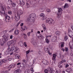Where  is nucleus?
<instances>
[{"mask_svg": "<svg viewBox=\"0 0 73 73\" xmlns=\"http://www.w3.org/2000/svg\"><path fill=\"white\" fill-rule=\"evenodd\" d=\"M44 29V31H46V27H44L43 28Z\"/></svg>", "mask_w": 73, "mask_h": 73, "instance_id": "nucleus-55", "label": "nucleus"}, {"mask_svg": "<svg viewBox=\"0 0 73 73\" xmlns=\"http://www.w3.org/2000/svg\"><path fill=\"white\" fill-rule=\"evenodd\" d=\"M11 5L12 6V7H15L16 6V4L15 3H12Z\"/></svg>", "mask_w": 73, "mask_h": 73, "instance_id": "nucleus-25", "label": "nucleus"}, {"mask_svg": "<svg viewBox=\"0 0 73 73\" xmlns=\"http://www.w3.org/2000/svg\"><path fill=\"white\" fill-rule=\"evenodd\" d=\"M2 37H4L2 39V40H0V44H1V45L2 46H3L4 45V43H6L7 41H8V37L6 36H5V35H4L3 36H2Z\"/></svg>", "mask_w": 73, "mask_h": 73, "instance_id": "nucleus-2", "label": "nucleus"}, {"mask_svg": "<svg viewBox=\"0 0 73 73\" xmlns=\"http://www.w3.org/2000/svg\"><path fill=\"white\" fill-rule=\"evenodd\" d=\"M62 63H63V61H62L61 62H60L58 63V64L59 65L58 66L59 68H62V65L61 66L60 65H61V64H62Z\"/></svg>", "mask_w": 73, "mask_h": 73, "instance_id": "nucleus-13", "label": "nucleus"}, {"mask_svg": "<svg viewBox=\"0 0 73 73\" xmlns=\"http://www.w3.org/2000/svg\"><path fill=\"white\" fill-rule=\"evenodd\" d=\"M56 34L57 36H60L61 35V32L57 31L56 32Z\"/></svg>", "mask_w": 73, "mask_h": 73, "instance_id": "nucleus-23", "label": "nucleus"}, {"mask_svg": "<svg viewBox=\"0 0 73 73\" xmlns=\"http://www.w3.org/2000/svg\"><path fill=\"white\" fill-rule=\"evenodd\" d=\"M67 39H68V36H64V40L65 41H66L67 40Z\"/></svg>", "mask_w": 73, "mask_h": 73, "instance_id": "nucleus-31", "label": "nucleus"}, {"mask_svg": "<svg viewBox=\"0 0 73 73\" xmlns=\"http://www.w3.org/2000/svg\"><path fill=\"white\" fill-rule=\"evenodd\" d=\"M33 44L34 45V46H35V45H37V43H36V42H34Z\"/></svg>", "mask_w": 73, "mask_h": 73, "instance_id": "nucleus-44", "label": "nucleus"}, {"mask_svg": "<svg viewBox=\"0 0 73 73\" xmlns=\"http://www.w3.org/2000/svg\"><path fill=\"white\" fill-rule=\"evenodd\" d=\"M8 13L9 15H11V14L12 13V11H9Z\"/></svg>", "mask_w": 73, "mask_h": 73, "instance_id": "nucleus-34", "label": "nucleus"}, {"mask_svg": "<svg viewBox=\"0 0 73 73\" xmlns=\"http://www.w3.org/2000/svg\"><path fill=\"white\" fill-rule=\"evenodd\" d=\"M23 25H24V23H21L20 25L21 27H23Z\"/></svg>", "mask_w": 73, "mask_h": 73, "instance_id": "nucleus-50", "label": "nucleus"}, {"mask_svg": "<svg viewBox=\"0 0 73 73\" xmlns=\"http://www.w3.org/2000/svg\"><path fill=\"white\" fill-rule=\"evenodd\" d=\"M45 51L46 53H48V54H49V55H50L52 53L50 52L49 50H48V48H46L45 49Z\"/></svg>", "mask_w": 73, "mask_h": 73, "instance_id": "nucleus-17", "label": "nucleus"}, {"mask_svg": "<svg viewBox=\"0 0 73 73\" xmlns=\"http://www.w3.org/2000/svg\"><path fill=\"white\" fill-rule=\"evenodd\" d=\"M56 55L55 54H53V56L52 58V60H54L55 62L56 61Z\"/></svg>", "mask_w": 73, "mask_h": 73, "instance_id": "nucleus-15", "label": "nucleus"}, {"mask_svg": "<svg viewBox=\"0 0 73 73\" xmlns=\"http://www.w3.org/2000/svg\"><path fill=\"white\" fill-rule=\"evenodd\" d=\"M68 66H69V65H68V64H66L65 66L66 68H67L68 67Z\"/></svg>", "mask_w": 73, "mask_h": 73, "instance_id": "nucleus-53", "label": "nucleus"}, {"mask_svg": "<svg viewBox=\"0 0 73 73\" xmlns=\"http://www.w3.org/2000/svg\"><path fill=\"white\" fill-rule=\"evenodd\" d=\"M70 43L69 44V46H70V48H72V45H71L70 44Z\"/></svg>", "mask_w": 73, "mask_h": 73, "instance_id": "nucleus-57", "label": "nucleus"}, {"mask_svg": "<svg viewBox=\"0 0 73 73\" xmlns=\"http://www.w3.org/2000/svg\"><path fill=\"white\" fill-rule=\"evenodd\" d=\"M10 46V45L8 46V49L7 50L6 52V53L7 54H9L10 53H12V52H13V50L15 51V54H16V53H18L17 52H16V51L17 50L16 49V47L15 46H13L11 47V48L9 47Z\"/></svg>", "mask_w": 73, "mask_h": 73, "instance_id": "nucleus-1", "label": "nucleus"}, {"mask_svg": "<svg viewBox=\"0 0 73 73\" xmlns=\"http://www.w3.org/2000/svg\"><path fill=\"white\" fill-rule=\"evenodd\" d=\"M71 51H72V52H73V48H70Z\"/></svg>", "mask_w": 73, "mask_h": 73, "instance_id": "nucleus-59", "label": "nucleus"}, {"mask_svg": "<svg viewBox=\"0 0 73 73\" xmlns=\"http://www.w3.org/2000/svg\"><path fill=\"white\" fill-rule=\"evenodd\" d=\"M5 20L6 22H9L10 21V19H11L9 16L7 15V14H6L5 15Z\"/></svg>", "mask_w": 73, "mask_h": 73, "instance_id": "nucleus-6", "label": "nucleus"}, {"mask_svg": "<svg viewBox=\"0 0 73 73\" xmlns=\"http://www.w3.org/2000/svg\"><path fill=\"white\" fill-rule=\"evenodd\" d=\"M7 3H10L11 4L12 3V1L11 0H9L7 2Z\"/></svg>", "mask_w": 73, "mask_h": 73, "instance_id": "nucleus-38", "label": "nucleus"}, {"mask_svg": "<svg viewBox=\"0 0 73 73\" xmlns=\"http://www.w3.org/2000/svg\"><path fill=\"white\" fill-rule=\"evenodd\" d=\"M24 45L25 46V47H27V43L26 42H25L24 43Z\"/></svg>", "mask_w": 73, "mask_h": 73, "instance_id": "nucleus-33", "label": "nucleus"}, {"mask_svg": "<svg viewBox=\"0 0 73 73\" xmlns=\"http://www.w3.org/2000/svg\"><path fill=\"white\" fill-rule=\"evenodd\" d=\"M64 42H63L62 43V44H61V47H62V48H63V47H64Z\"/></svg>", "mask_w": 73, "mask_h": 73, "instance_id": "nucleus-37", "label": "nucleus"}, {"mask_svg": "<svg viewBox=\"0 0 73 73\" xmlns=\"http://www.w3.org/2000/svg\"><path fill=\"white\" fill-rule=\"evenodd\" d=\"M31 18H32L31 17V18L29 17V18L27 19V21H30V22H32V21H31Z\"/></svg>", "mask_w": 73, "mask_h": 73, "instance_id": "nucleus-29", "label": "nucleus"}, {"mask_svg": "<svg viewBox=\"0 0 73 73\" xmlns=\"http://www.w3.org/2000/svg\"><path fill=\"white\" fill-rule=\"evenodd\" d=\"M46 42L47 44H49V40L48 39H46Z\"/></svg>", "mask_w": 73, "mask_h": 73, "instance_id": "nucleus-41", "label": "nucleus"}, {"mask_svg": "<svg viewBox=\"0 0 73 73\" xmlns=\"http://www.w3.org/2000/svg\"><path fill=\"white\" fill-rule=\"evenodd\" d=\"M40 17H42V20H45V19H46V17H45V15L43 13L40 14Z\"/></svg>", "mask_w": 73, "mask_h": 73, "instance_id": "nucleus-11", "label": "nucleus"}, {"mask_svg": "<svg viewBox=\"0 0 73 73\" xmlns=\"http://www.w3.org/2000/svg\"><path fill=\"white\" fill-rule=\"evenodd\" d=\"M68 35L70 38H73V33L72 31L68 30Z\"/></svg>", "mask_w": 73, "mask_h": 73, "instance_id": "nucleus-5", "label": "nucleus"}, {"mask_svg": "<svg viewBox=\"0 0 73 73\" xmlns=\"http://www.w3.org/2000/svg\"><path fill=\"white\" fill-rule=\"evenodd\" d=\"M38 37L40 40H42L44 38V37L42 36V35L41 34L39 36H38Z\"/></svg>", "mask_w": 73, "mask_h": 73, "instance_id": "nucleus-21", "label": "nucleus"}, {"mask_svg": "<svg viewBox=\"0 0 73 73\" xmlns=\"http://www.w3.org/2000/svg\"><path fill=\"white\" fill-rule=\"evenodd\" d=\"M20 5H22V6H24L25 4L24 2L23 1V0H20Z\"/></svg>", "mask_w": 73, "mask_h": 73, "instance_id": "nucleus-19", "label": "nucleus"}, {"mask_svg": "<svg viewBox=\"0 0 73 73\" xmlns=\"http://www.w3.org/2000/svg\"><path fill=\"white\" fill-rule=\"evenodd\" d=\"M15 19L16 21H18L20 19V15H17V16L15 15Z\"/></svg>", "mask_w": 73, "mask_h": 73, "instance_id": "nucleus-12", "label": "nucleus"}, {"mask_svg": "<svg viewBox=\"0 0 73 73\" xmlns=\"http://www.w3.org/2000/svg\"><path fill=\"white\" fill-rule=\"evenodd\" d=\"M62 10L61 8H60L58 10V13H57V18H60L61 17V15L62 14Z\"/></svg>", "mask_w": 73, "mask_h": 73, "instance_id": "nucleus-4", "label": "nucleus"}, {"mask_svg": "<svg viewBox=\"0 0 73 73\" xmlns=\"http://www.w3.org/2000/svg\"><path fill=\"white\" fill-rule=\"evenodd\" d=\"M1 15H3L4 16H5L7 14H5V11L4 10H1Z\"/></svg>", "mask_w": 73, "mask_h": 73, "instance_id": "nucleus-10", "label": "nucleus"}, {"mask_svg": "<svg viewBox=\"0 0 73 73\" xmlns=\"http://www.w3.org/2000/svg\"><path fill=\"white\" fill-rule=\"evenodd\" d=\"M57 57L58 58H60V57H61V55H60V54H58L57 55Z\"/></svg>", "mask_w": 73, "mask_h": 73, "instance_id": "nucleus-46", "label": "nucleus"}, {"mask_svg": "<svg viewBox=\"0 0 73 73\" xmlns=\"http://www.w3.org/2000/svg\"><path fill=\"white\" fill-rule=\"evenodd\" d=\"M23 42H20V45L21 46H22V45H23Z\"/></svg>", "mask_w": 73, "mask_h": 73, "instance_id": "nucleus-52", "label": "nucleus"}, {"mask_svg": "<svg viewBox=\"0 0 73 73\" xmlns=\"http://www.w3.org/2000/svg\"><path fill=\"white\" fill-rule=\"evenodd\" d=\"M40 11V12H44V10H43V9H41Z\"/></svg>", "mask_w": 73, "mask_h": 73, "instance_id": "nucleus-60", "label": "nucleus"}, {"mask_svg": "<svg viewBox=\"0 0 73 73\" xmlns=\"http://www.w3.org/2000/svg\"><path fill=\"white\" fill-rule=\"evenodd\" d=\"M17 41V39L16 38H14L11 40L12 42H11V44H13V45H15L16 44V42Z\"/></svg>", "mask_w": 73, "mask_h": 73, "instance_id": "nucleus-7", "label": "nucleus"}, {"mask_svg": "<svg viewBox=\"0 0 73 73\" xmlns=\"http://www.w3.org/2000/svg\"><path fill=\"white\" fill-rule=\"evenodd\" d=\"M8 60L9 61H11V60H12V58H9L8 59Z\"/></svg>", "mask_w": 73, "mask_h": 73, "instance_id": "nucleus-61", "label": "nucleus"}, {"mask_svg": "<svg viewBox=\"0 0 73 73\" xmlns=\"http://www.w3.org/2000/svg\"><path fill=\"white\" fill-rule=\"evenodd\" d=\"M15 54V58L17 59H19L20 58V56L19 55V54H17V53H16V54Z\"/></svg>", "mask_w": 73, "mask_h": 73, "instance_id": "nucleus-20", "label": "nucleus"}, {"mask_svg": "<svg viewBox=\"0 0 73 73\" xmlns=\"http://www.w3.org/2000/svg\"><path fill=\"white\" fill-rule=\"evenodd\" d=\"M7 7L8 9H10V7H9V6H7Z\"/></svg>", "mask_w": 73, "mask_h": 73, "instance_id": "nucleus-56", "label": "nucleus"}, {"mask_svg": "<svg viewBox=\"0 0 73 73\" xmlns=\"http://www.w3.org/2000/svg\"><path fill=\"white\" fill-rule=\"evenodd\" d=\"M43 63L44 64V65H48V61L45 60H44L43 61Z\"/></svg>", "mask_w": 73, "mask_h": 73, "instance_id": "nucleus-18", "label": "nucleus"}, {"mask_svg": "<svg viewBox=\"0 0 73 73\" xmlns=\"http://www.w3.org/2000/svg\"><path fill=\"white\" fill-rule=\"evenodd\" d=\"M46 22L47 23H48V24L50 25H53L55 23L54 21L51 19H48L46 20Z\"/></svg>", "mask_w": 73, "mask_h": 73, "instance_id": "nucleus-3", "label": "nucleus"}, {"mask_svg": "<svg viewBox=\"0 0 73 73\" xmlns=\"http://www.w3.org/2000/svg\"><path fill=\"white\" fill-rule=\"evenodd\" d=\"M49 72L50 73H53V70L52 68L50 69Z\"/></svg>", "mask_w": 73, "mask_h": 73, "instance_id": "nucleus-28", "label": "nucleus"}, {"mask_svg": "<svg viewBox=\"0 0 73 73\" xmlns=\"http://www.w3.org/2000/svg\"><path fill=\"white\" fill-rule=\"evenodd\" d=\"M31 33V32H29L27 33V35L28 36H30V33Z\"/></svg>", "mask_w": 73, "mask_h": 73, "instance_id": "nucleus-48", "label": "nucleus"}, {"mask_svg": "<svg viewBox=\"0 0 73 73\" xmlns=\"http://www.w3.org/2000/svg\"><path fill=\"white\" fill-rule=\"evenodd\" d=\"M7 31H3V33H4V34H5V33H7Z\"/></svg>", "mask_w": 73, "mask_h": 73, "instance_id": "nucleus-49", "label": "nucleus"}, {"mask_svg": "<svg viewBox=\"0 0 73 73\" xmlns=\"http://www.w3.org/2000/svg\"><path fill=\"white\" fill-rule=\"evenodd\" d=\"M70 55H71V56H73V53H72V52L71 53Z\"/></svg>", "mask_w": 73, "mask_h": 73, "instance_id": "nucleus-64", "label": "nucleus"}, {"mask_svg": "<svg viewBox=\"0 0 73 73\" xmlns=\"http://www.w3.org/2000/svg\"><path fill=\"white\" fill-rule=\"evenodd\" d=\"M14 33L16 35H17L19 34V30L18 29H16L14 31Z\"/></svg>", "mask_w": 73, "mask_h": 73, "instance_id": "nucleus-16", "label": "nucleus"}, {"mask_svg": "<svg viewBox=\"0 0 73 73\" xmlns=\"http://www.w3.org/2000/svg\"><path fill=\"white\" fill-rule=\"evenodd\" d=\"M20 23H21V21H19L17 23V26H18L20 24Z\"/></svg>", "mask_w": 73, "mask_h": 73, "instance_id": "nucleus-45", "label": "nucleus"}, {"mask_svg": "<svg viewBox=\"0 0 73 73\" xmlns=\"http://www.w3.org/2000/svg\"><path fill=\"white\" fill-rule=\"evenodd\" d=\"M30 52V50H29L26 52V54H28Z\"/></svg>", "mask_w": 73, "mask_h": 73, "instance_id": "nucleus-43", "label": "nucleus"}, {"mask_svg": "<svg viewBox=\"0 0 73 73\" xmlns=\"http://www.w3.org/2000/svg\"><path fill=\"white\" fill-rule=\"evenodd\" d=\"M1 8L2 9V10H4V7L3 6H1Z\"/></svg>", "mask_w": 73, "mask_h": 73, "instance_id": "nucleus-51", "label": "nucleus"}, {"mask_svg": "<svg viewBox=\"0 0 73 73\" xmlns=\"http://www.w3.org/2000/svg\"><path fill=\"white\" fill-rule=\"evenodd\" d=\"M69 8V5H68V4L67 3H65L64 6V8Z\"/></svg>", "mask_w": 73, "mask_h": 73, "instance_id": "nucleus-24", "label": "nucleus"}, {"mask_svg": "<svg viewBox=\"0 0 73 73\" xmlns=\"http://www.w3.org/2000/svg\"><path fill=\"white\" fill-rule=\"evenodd\" d=\"M24 37V39H26V37H27V35H25Z\"/></svg>", "mask_w": 73, "mask_h": 73, "instance_id": "nucleus-54", "label": "nucleus"}, {"mask_svg": "<svg viewBox=\"0 0 73 73\" xmlns=\"http://www.w3.org/2000/svg\"><path fill=\"white\" fill-rule=\"evenodd\" d=\"M23 61L24 62H26V60H23Z\"/></svg>", "mask_w": 73, "mask_h": 73, "instance_id": "nucleus-62", "label": "nucleus"}, {"mask_svg": "<svg viewBox=\"0 0 73 73\" xmlns=\"http://www.w3.org/2000/svg\"><path fill=\"white\" fill-rule=\"evenodd\" d=\"M66 72H68V73H70V72L72 71V69L71 68L69 69H68L66 70Z\"/></svg>", "mask_w": 73, "mask_h": 73, "instance_id": "nucleus-26", "label": "nucleus"}, {"mask_svg": "<svg viewBox=\"0 0 73 73\" xmlns=\"http://www.w3.org/2000/svg\"><path fill=\"white\" fill-rule=\"evenodd\" d=\"M30 70L32 72H34V70H33V68H30Z\"/></svg>", "mask_w": 73, "mask_h": 73, "instance_id": "nucleus-40", "label": "nucleus"}, {"mask_svg": "<svg viewBox=\"0 0 73 73\" xmlns=\"http://www.w3.org/2000/svg\"><path fill=\"white\" fill-rule=\"evenodd\" d=\"M68 48L66 47L65 49V51L66 52H68Z\"/></svg>", "mask_w": 73, "mask_h": 73, "instance_id": "nucleus-39", "label": "nucleus"}, {"mask_svg": "<svg viewBox=\"0 0 73 73\" xmlns=\"http://www.w3.org/2000/svg\"><path fill=\"white\" fill-rule=\"evenodd\" d=\"M26 5H27V8H29V3H28L27 2L26 4Z\"/></svg>", "mask_w": 73, "mask_h": 73, "instance_id": "nucleus-35", "label": "nucleus"}, {"mask_svg": "<svg viewBox=\"0 0 73 73\" xmlns=\"http://www.w3.org/2000/svg\"><path fill=\"white\" fill-rule=\"evenodd\" d=\"M19 71H20V70L18 69L17 70H16L14 71V73H19Z\"/></svg>", "mask_w": 73, "mask_h": 73, "instance_id": "nucleus-30", "label": "nucleus"}, {"mask_svg": "<svg viewBox=\"0 0 73 73\" xmlns=\"http://www.w3.org/2000/svg\"><path fill=\"white\" fill-rule=\"evenodd\" d=\"M23 31H25V30H27L28 27H26L25 26H23L22 28H21Z\"/></svg>", "mask_w": 73, "mask_h": 73, "instance_id": "nucleus-22", "label": "nucleus"}, {"mask_svg": "<svg viewBox=\"0 0 73 73\" xmlns=\"http://www.w3.org/2000/svg\"><path fill=\"white\" fill-rule=\"evenodd\" d=\"M20 64H21V63H18L17 64V65H20Z\"/></svg>", "mask_w": 73, "mask_h": 73, "instance_id": "nucleus-63", "label": "nucleus"}, {"mask_svg": "<svg viewBox=\"0 0 73 73\" xmlns=\"http://www.w3.org/2000/svg\"><path fill=\"white\" fill-rule=\"evenodd\" d=\"M10 39H12L13 38V35H11L10 36Z\"/></svg>", "mask_w": 73, "mask_h": 73, "instance_id": "nucleus-42", "label": "nucleus"}, {"mask_svg": "<svg viewBox=\"0 0 73 73\" xmlns=\"http://www.w3.org/2000/svg\"><path fill=\"white\" fill-rule=\"evenodd\" d=\"M29 73V71L27 70V72L25 71V73Z\"/></svg>", "mask_w": 73, "mask_h": 73, "instance_id": "nucleus-58", "label": "nucleus"}, {"mask_svg": "<svg viewBox=\"0 0 73 73\" xmlns=\"http://www.w3.org/2000/svg\"><path fill=\"white\" fill-rule=\"evenodd\" d=\"M1 61L2 62V63H5L7 62V60L5 59L4 60H1Z\"/></svg>", "mask_w": 73, "mask_h": 73, "instance_id": "nucleus-27", "label": "nucleus"}, {"mask_svg": "<svg viewBox=\"0 0 73 73\" xmlns=\"http://www.w3.org/2000/svg\"><path fill=\"white\" fill-rule=\"evenodd\" d=\"M35 16H36V14L35 13H33L30 15L29 17L31 18V19H32V18L33 19L35 18Z\"/></svg>", "mask_w": 73, "mask_h": 73, "instance_id": "nucleus-14", "label": "nucleus"}, {"mask_svg": "<svg viewBox=\"0 0 73 73\" xmlns=\"http://www.w3.org/2000/svg\"><path fill=\"white\" fill-rule=\"evenodd\" d=\"M44 72L45 73H48V70L45 69L44 70Z\"/></svg>", "mask_w": 73, "mask_h": 73, "instance_id": "nucleus-32", "label": "nucleus"}, {"mask_svg": "<svg viewBox=\"0 0 73 73\" xmlns=\"http://www.w3.org/2000/svg\"><path fill=\"white\" fill-rule=\"evenodd\" d=\"M23 12L21 10L19 9L17 11V15L19 16L23 14Z\"/></svg>", "mask_w": 73, "mask_h": 73, "instance_id": "nucleus-9", "label": "nucleus"}, {"mask_svg": "<svg viewBox=\"0 0 73 73\" xmlns=\"http://www.w3.org/2000/svg\"><path fill=\"white\" fill-rule=\"evenodd\" d=\"M46 12H50V10L49 9H46Z\"/></svg>", "mask_w": 73, "mask_h": 73, "instance_id": "nucleus-36", "label": "nucleus"}, {"mask_svg": "<svg viewBox=\"0 0 73 73\" xmlns=\"http://www.w3.org/2000/svg\"><path fill=\"white\" fill-rule=\"evenodd\" d=\"M42 27L43 28H44L45 27V25H44V24H43L42 25Z\"/></svg>", "mask_w": 73, "mask_h": 73, "instance_id": "nucleus-47", "label": "nucleus"}, {"mask_svg": "<svg viewBox=\"0 0 73 73\" xmlns=\"http://www.w3.org/2000/svg\"><path fill=\"white\" fill-rule=\"evenodd\" d=\"M15 66V64H11V65L9 66L8 68L9 70H11V68H14V67Z\"/></svg>", "mask_w": 73, "mask_h": 73, "instance_id": "nucleus-8", "label": "nucleus"}]
</instances>
